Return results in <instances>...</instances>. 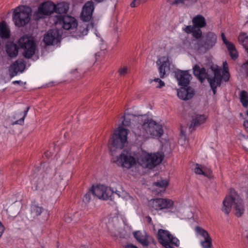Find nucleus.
Returning a JSON list of instances; mask_svg holds the SVG:
<instances>
[{
  "instance_id": "7",
  "label": "nucleus",
  "mask_w": 248,
  "mask_h": 248,
  "mask_svg": "<svg viewBox=\"0 0 248 248\" xmlns=\"http://www.w3.org/2000/svg\"><path fill=\"white\" fill-rule=\"evenodd\" d=\"M54 23L60 25L66 30H74L78 27V22L76 18L67 15H55Z\"/></svg>"
},
{
  "instance_id": "1",
  "label": "nucleus",
  "mask_w": 248,
  "mask_h": 248,
  "mask_svg": "<svg viewBox=\"0 0 248 248\" xmlns=\"http://www.w3.org/2000/svg\"><path fill=\"white\" fill-rule=\"evenodd\" d=\"M232 207L236 217H240L244 214L245 209L243 200L233 189H230V195L226 196L224 199L222 211L228 215Z\"/></svg>"
},
{
  "instance_id": "41",
  "label": "nucleus",
  "mask_w": 248,
  "mask_h": 248,
  "mask_svg": "<svg viewBox=\"0 0 248 248\" xmlns=\"http://www.w3.org/2000/svg\"><path fill=\"white\" fill-rule=\"evenodd\" d=\"M168 242L169 243L170 245H174L177 247H179V240L175 237H174L172 234L170 237V240H169Z\"/></svg>"
},
{
  "instance_id": "36",
  "label": "nucleus",
  "mask_w": 248,
  "mask_h": 248,
  "mask_svg": "<svg viewBox=\"0 0 248 248\" xmlns=\"http://www.w3.org/2000/svg\"><path fill=\"white\" fill-rule=\"evenodd\" d=\"M201 244L203 248H210L212 245L211 238H208L201 241Z\"/></svg>"
},
{
  "instance_id": "22",
  "label": "nucleus",
  "mask_w": 248,
  "mask_h": 248,
  "mask_svg": "<svg viewBox=\"0 0 248 248\" xmlns=\"http://www.w3.org/2000/svg\"><path fill=\"white\" fill-rule=\"evenodd\" d=\"M24 68L25 65L22 62L16 61L10 66L11 77L16 76L18 72H22Z\"/></svg>"
},
{
  "instance_id": "40",
  "label": "nucleus",
  "mask_w": 248,
  "mask_h": 248,
  "mask_svg": "<svg viewBox=\"0 0 248 248\" xmlns=\"http://www.w3.org/2000/svg\"><path fill=\"white\" fill-rule=\"evenodd\" d=\"M93 196L92 190L90 189L83 197V201L86 203H89L91 199V196Z\"/></svg>"
},
{
  "instance_id": "4",
  "label": "nucleus",
  "mask_w": 248,
  "mask_h": 248,
  "mask_svg": "<svg viewBox=\"0 0 248 248\" xmlns=\"http://www.w3.org/2000/svg\"><path fill=\"white\" fill-rule=\"evenodd\" d=\"M113 162L118 166L130 169L136 164L137 160L131 151L124 150Z\"/></svg>"
},
{
  "instance_id": "19",
  "label": "nucleus",
  "mask_w": 248,
  "mask_h": 248,
  "mask_svg": "<svg viewBox=\"0 0 248 248\" xmlns=\"http://www.w3.org/2000/svg\"><path fill=\"white\" fill-rule=\"evenodd\" d=\"M221 36L224 44L226 45L228 50L229 55L232 59L233 60H236L238 57V54L235 46L227 40L224 33H221Z\"/></svg>"
},
{
  "instance_id": "25",
  "label": "nucleus",
  "mask_w": 248,
  "mask_h": 248,
  "mask_svg": "<svg viewBox=\"0 0 248 248\" xmlns=\"http://www.w3.org/2000/svg\"><path fill=\"white\" fill-rule=\"evenodd\" d=\"M6 50L7 54L11 58H14L18 54V47L16 44L10 42L6 44Z\"/></svg>"
},
{
  "instance_id": "5",
  "label": "nucleus",
  "mask_w": 248,
  "mask_h": 248,
  "mask_svg": "<svg viewBox=\"0 0 248 248\" xmlns=\"http://www.w3.org/2000/svg\"><path fill=\"white\" fill-rule=\"evenodd\" d=\"M127 130L122 127L115 131L110 141L112 147L116 149H123L127 142Z\"/></svg>"
},
{
  "instance_id": "9",
  "label": "nucleus",
  "mask_w": 248,
  "mask_h": 248,
  "mask_svg": "<svg viewBox=\"0 0 248 248\" xmlns=\"http://www.w3.org/2000/svg\"><path fill=\"white\" fill-rule=\"evenodd\" d=\"M21 48H24L23 55L27 59L31 58L35 53L36 45L34 42L28 37L24 36L18 40Z\"/></svg>"
},
{
  "instance_id": "18",
  "label": "nucleus",
  "mask_w": 248,
  "mask_h": 248,
  "mask_svg": "<svg viewBox=\"0 0 248 248\" xmlns=\"http://www.w3.org/2000/svg\"><path fill=\"white\" fill-rule=\"evenodd\" d=\"M175 77L179 85L186 87L189 83L191 75L188 73L187 71L179 70L175 72Z\"/></svg>"
},
{
  "instance_id": "24",
  "label": "nucleus",
  "mask_w": 248,
  "mask_h": 248,
  "mask_svg": "<svg viewBox=\"0 0 248 248\" xmlns=\"http://www.w3.org/2000/svg\"><path fill=\"white\" fill-rule=\"evenodd\" d=\"M69 8V5L66 2H61L55 4L54 12L56 15H66Z\"/></svg>"
},
{
  "instance_id": "3",
  "label": "nucleus",
  "mask_w": 248,
  "mask_h": 248,
  "mask_svg": "<svg viewBox=\"0 0 248 248\" xmlns=\"http://www.w3.org/2000/svg\"><path fill=\"white\" fill-rule=\"evenodd\" d=\"M31 9L27 6H19L15 9L13 19L16 26H24L30 20Z\"/></svg>"
},
{
  "instance_id": "17",
  "label": "nucleus",
  "mask_w": 248,
  "mask_h": 248,
  "mask_svg": "<svg viewBox=\"0 0 248 248\" xmlns=\"http://www.w3.org/2000/svg\"><path fill=\"white\" fill-rule=\"evenodd\" d=\"M156 64L159 66L158 71L161 78H163L166 74L167 70H170V62L168 58L163 57L158 59L156 62Z\"/></svg>"
},
{
  "instance_id": "60",
  "label": "nucleus",
  "mask_w": 248,
  "mask_h": 248,
  "mask_svg": "<svg viewBox=\"0 0 248 248\" xmlns=\"http://www.w3.org/2000/svg\"><path fill=\"white\" fill-rule=\"evenodd\" d=\"M80 248H86L85 246H81Z\"/></svg>"
},
{
  "instance_id": "15",
  "label": "nucleus",
  "mask_w": 248,
  "mask_h": 248,
  "mask_svg": "<svg viewBox=\"0 0 248 248\" xmlns=\"http://www.w3.org/2000/svg\"><path fill=\"white\" fill-rule=\"evenodd\" d=\"M94 9V3L92 0L86 2L82 8L80 15L81 19L85 22L89 21L92 18Z\"/></svg>"
},
{
  "instance_id": "49",
  "label": "nucleus",
  "mask_w": 248,
  "mask_h": 248,
  "mask_svg": "<svg viewBox=\"0 0 248 248\" xmlns=\"http://www.w3.org/2000/svg\"><path fill=\"white\" fill-rule=\"evenodd\" d=\"M119 74L121 76H124L127 73V67H124L121 69H120L119 71Z\"/></svg>"
},
{
  "instance_id": "8",
  "label": "nucleus",
  "mask_w": 248,
  "mask_h": 248,
  "mask_svg": "<svg viewBox=\"0 0 248 248\" xmlns=\"http://www.w3.org/2000/svg\"><path fill=\"white\" fill-rule=\"evenodd\" d=\"M217 36L213 32H208L202 38L199 40L196 46L200 51H206L213 47L217 42Z\"/></svg>"
},
{
  "instance_id": "20",
  "label": "nucleus",
  "mask_w": 248,
  "mask_h": 248,
  "mask_svg": "<svg viewBox=\"0 0 248 248\" xmlns=\"http://www.w3.org/2000/svg\"><path fill=\"white\" fill-rule=\"evenodd\" d=\"M206 117L204 115L194 114L192 116V121L189 129L191 131L194 130L196 127L204 123Z\"/></svg>"
},
{
  "instance_id": "44",
  "label": "nucleus",
  "mask_w": 248,
  "mask_h": 248,
  "mask_svg": "<svg viewBox=\"0 0 248 248\" xmlns=\"http://www.w3.org/2000/svg\"><path fill=\"white\" fill-rule=\"evenodd\" d=\"M222 73L223 74L221 76V79H222L225 82L228 81L230 78L229 70H223Z\"/></svg>"
},
{
  "instance_id": "21",
  "label": "nucleus",
  "mask_w": 248,
  "mask_h": 248,
  "mask_svg": "<svg viewBox=\"0 0 248 248\" xmlns=\"http://www.w3.org/2000/svg\"><path fill=\"white\" fill-rule=\"evenodd\" d=\"M157 237L159 243L163 246L166 245V244L169 243L168 242L170 240L171 234L170 232L163 229H159L158 231Z\"/></svg>"
},
{
  "instance_id": "43",
  "label": "nucleus",
  "mask_w": 248,
  "mask_h": 248,
  "mask_svg": "<svg viewBox=\"0 0 248 248\" xmlns=\"http://www.w3.org/2000/svg\"><path fill=\"white\" fill-rule=\"evenodd\" d=\"M195 172L198 174H202L205 176L209 177V176L204 172L202 169L199 167V164H196V167L195 168Z\"/></svg>"
},
{
  "instance_id": "51",
  "label": "nucleus",
  "mask_w": 248,
  "mask_h": 248,
  "mask_svg": "<svg viewBox=\"0 0 248 248\" xmlns=\"http://www.w3.org/2000/svg\"><path fill=\"white\" fill-rule=\"evenodd\" d=\"M164 86H165L164 82L160 79V80H159V81L158 82V85H157L156 87L157 88H161Z\"/></svg>"
},
{
  "instance_id": "42",
  "label": "nucleus",
  "mask_w": 248,
  "mask_h": 248,
  "mask_svg": "<svg viewBox=\"0 0 248 248\" xmlns=\"http://www.w3.org/2000/svg\"><path fill=\"white\" fill-rule=\"evenodd\" d=\"M240 70L246 77L248 76V61L242 65Z\"/></svg>"
},
{
  "instance_id": "32",
  "label": "nucleus",
  "mask_w": 248,
  "mask_h": 248,
  "mask_svg": "<svg viewBox=\"0 0 248 248\" xmlns=\"http://www.w3.org/2000/svg\"><path fill=\"white\" fill-rule=\"evenodd\" d=\"M43 210V208L42 207L36 205H32L31 206V214L33 217L40 215Z\"/></svg>"
},
{
  "instance_id": "34",
  "label": "nucleus",
  "mask_w": 248,
  "mask_h": 248,
  "mask_svg": "<svg viewBox=\"0 0 248 248\" xmlns=\"http://www.w3.org/2000/svg\"><path fill=\"white\" fill-rule=\"evenodd\" d=\"M177 95L178 97L182 100H189L187 96V91L186 88H182L177 91Z\"/></svg>"
},
{
  "instance_id": "53",
  "label": "nucleus",
  "mask_w": 248,
  "mask_h": 248,
  "mask_svg": "<svg viewBox=\"0 0 248 248\" xmlns=\"http://www.w3.org/2000/svg\"><path fill=\"white\" fill-rule=\"evenodd\" d=\"M125 248H138L137 246L133 244H128L125 246Z\"/></svg>"
},
{
  "instance_id": "26",
  "label": "nucleus",
  "mask_w": 248,
  "mask_h": 248,
  "mask_svg": "<svg viewBox=\"0 0 248 248\" xmlns=\"http://www.w3.org/2000/svg\"><path fill=\"white\" fill-rule=\"evenodd\" d=\"M44 176L39 175L35 176L32 181V183L34 186L35 190H42L45 186V182L44 180Z\"/></svg>"
},
{
  "instance_id": "48",
  "label": "nucleus",
  "mask_w": 248,
  "mask_h": 248,
  "mask_svg": "<svg viewBox=\"0 0 248 248\" xmlns=\"http://www.w3.org/2000/svg\"><path fill=\"white\" fill-rule=\"evenodd\" d=\"M195 28V27L193 24V26H187L185 28V31L187 33H192L193 30Z\"/></svg>"
},
{
  "instance_id": "14",
  "label": "nucleus",
  "mask_w": 248,
  "mask_h": 248,
  "mask_svg": "<svg viewBox=\"0 0 248 248\" xmlns=\"http://www.w3.org/2000/svg\"><path fill=\"white\" fill-rule=\"evenodd\" d=\"M61 34L58 29H52L48 31L44 37L43 41L46 45L56 44L60 41Z\"/></svg>"
},
{
  "instance_id": "57",
  "label": "nucleus",
  "mask_w": 248,
  "mask_h": 248,
  "mask_svg": "<svg viewBox=\"0 0 248 248\" xmlns=\"http://www.w3.org/2000/svg\"><path fill=\"white\" fill-rule=\"evenodd\" d=\"M13 83L14 84H21L22 83V81H20V80H16V81H14L13 82Z\"/></svg>"
},
{
  "instance_id": "52",
  "label": "nucleus",
  "mask_w": 248,
  "mask_h": 248,
  "mask_svg": "<svg viewBox=\"0 0 248 248\" xmlns=\"http://www.w3.org/2000/svg\"><path fill=\"white\" fill-rule=\"evenodd\" d=\"M223 70H228V63L227 62H224L223 63Z\"/></svg>"
},
{
  "instance_id": "38",
  "label": "nucleus",
  "mask_w": 248,
  "mask_h": 248,
  "mask_svg": "<svg viewBox=\"0 0 248 248\" xmlns=\"http://www.w3.org/2000/svg\"><path fill=\"white\" fill-rule=\"evenodd\" d=\"M29 109H30V107H27V109L24 111V115L22 116V117L20 118L19 120L13 122V124L14 125V124H18L20 125H23L24 124V119H25Z\"/></svg>"
},
{
  "instance_id": "2",
  "label": "nucleus",
  "mask_w": 248,
  "mask_h": 248,
  "mask_svg": "<svg viewBox=\"0 0 248 248\" xmlns=\"http://www.w3.org/2000/svg\"><path fill=\"white\" fill-rule=\"evenodd\" d=\"M133 132L136 135L144 138H148L149 136L161 137L164 132L161 125L149 119L144 120L141 129L135 128Z\"/></svg>"
},
{
  "instance_id": "55",
  "label": "nucleus",
  "mask_w": 248,
  "mask_h": 248,
  "mask_svg": "<svg viewBox=\"0 0 248 248\" xmlns=\"http://www.w3.org/2000/svg\"><path fill=\"white\" fill-rule=\"evenodd\" d=\"M243 125L246 129H248V120L244 121Z\"/></svg>"
},
{
  "instance_id": "45",
  "label": "nucleus",
  "mask_w": 248,
  "mask_h": 248,
  "mask_svg": "<svg viewBox=\"0 0 248 248\" xmlns=\"http://www.w3.org/2000/svg\"><path fill=\"white\" fill-rule=\"evenodd\" d=\"M122 124L124 126H129L130 125L131 121L129 118L125 117L124 116L122 117Z\"/></svg>"
},
{
  "instance_id": "28",
  "label": "nucleus",
  "mask_w": 248,
  "mask_h": 248,
  "mask_svg": "<svg viewBox=\"0 0 248 248\" xmlns=\"http://www.w3.org/2000/svg\"><path fill=\"white\" fill-rule=\"evenodd\" d=\"M0 36L3 39L10 37V30L4 22L0 23Z\"/></svg>"
},
{
  "instance_id": "54",
  "label": "nucleus",
  "mask_w": 248,
  "mask_h": 248,
  "mask_svg": "<svg viewBox=\"0 0 248 248\" xmlns=\"http://www.w3.org/2000/svg\"><path fill=\"white\" fill-rule=\"evenodd\" d=\"M146 221L147 222H148L149 224H151L152 223V218L150 217L149 216H147L146 217Z\"/></svg>"
},
{
  "instance_id": "11",
  "label": "nucleus",
  "mask_w": 248,
  "mask_h": 248,
  "mask_svg": "<svg viewBox=\"0 0 248 248\" xmlns=\"http://www.w3.org/2000/svg\"><path fill=\"white\" fill-rule=\"evenodd\" d=\"M210 70L212 73L214 74V77L211 78L210 75L207 78L208 82L210 84V87L213 91V93H216V88L217 86H220L221 83V69L219 68L217 66L211 65L210 67Z\"/></svg>"
},
{
  "instance_id": "16",
  "label": "nucleus",
  "mask_w": 248,
  "mask_h": 248,
  "mask_svg": "<svg viewBox=\"0 0 248 248\" xmlns=\"http://www.w3.org/2000/svg\"><path fill=\"white\" fill-rule=\"evenodd\" d=\"M210 68L207 70L204 67H201L199 65L196 64L193 67V72L194 75L200 80L201 83H203L205 79H207L209 76Z\"/></svg>"
},
{
  "instance_id": "61",
  "label": "nucleus",
  "mask_w": 248,
  "mask_h": 248,
  "mask_svg": "<svg viewBox=\"0 0 248 248\" xmlns=\"http://www.w3.org/2000/svg\"><path fill=\"white\" fill-rule=\"evenodd\" d=\"M246 114H247V116H248V110L247 111Z\"/></svg>"
},
{
  "instance_id": "39",
  "label": "nucleus",
  "mask_w": 248,
  "mask_h": 248,
  "mask_svg": "<svg viewBox=\"0 0 248 248\" xmlns=\"http://www.w3.org/2000/svg\"><path fill=\"white\" fill-rule=\"evenodd\" d=\"M193 37L197 39H200L202 35V31L200 28L195 27L192 32Z\"/></svg>"
},
{
  "instance_id": "46",
  "label": "nucleus",
  "mask_w": 248,
  "mask_h": 248,
  "mask_svg": "<svg viewBox=\"0 0 248 248\" xmlns=\"http://www.w3.org/2000/svg\"><path fill=\"white\" fill-rule=\"evenodd\" d=\"M146 0H134L130 4L131 7H134L139 6L141 2H145Z\"/></svg>"
},
{
  "instance_id": "62",
  "label": "nucleus",
  "mask_w": 248,
  "mask_h": 248,
  "mask_svg": "<svg viewBox=\"0 0 248 248\" xmlns=\"http://www.w3.org/2000/svg\"><path fill=\"white\" fill-rule=\"evenodd\" d=\"M110 150V151H111V152H113L112 148H111Z\"/></svg>"
},
{
  "instance_id": "6",
  "label": "nucleus",
  "mask_w": 248,
  "mask_h": 248,
  "mask_svg": "<svg viewBox=\"0 0 248 248\" xmlns=\"http://www.w3.org/2000/svg\"><path fill=\"white\" fill-rule=\"evenodd\" d=\"M163 158L159 154H149L142 156L138 163L143 168L152 169L159 164Z\"/></svg>"
},
{
  "instance_id": "27",
  "label": "nucleus",
  "mask_w": 248,
  "mask_h": 248,
  "mask_svg": "<svg viewBox=\"0 0 248 248\" xmlns=\"http://www.w3.org/2000/svg\"><path fill=\"white\" fill-rule=\"evenodd\" d=\"M192 23L194 26L198 28L204 27L206 25L205 18L202 15H197L192 19Z\"/></svg>"
},
{
  "instance_id": "10",
  "label": "nucleus",
  "mask_w": 248,
  "mask_h": 248,
  "mask_svg": "<svg viewBox=\"0 0 248 248\" xmlns=\"http://www.w3.org/2000/svg\"><path fill=\"white\" fill-rule=\"evenodd\" d=\"M91 189L94 198L97 197L104 200H112V197L113 196L114 193L110 188L104 185H97L95 186H93Z\"/></svg>"
},
{
  "instance_id": "29",
  "label": "nucleus",
  "mask_w": 248,
  "mask_h": 248,
  "mask_svg": "<svg viewBox=\"0 0 248 248\" xmlns=\"http://www.w3.org/2000/svg\"><path fill=\"white\" fill-rule=\"evenodd\" d=\"M198 0H167V2L171 5H178L183 4L189 6L195 3Z\"/></svg>"
},
{
  "instance_id": "30",
  "label": "nucleus",
  "mask_w": 248,
  "mask_h": 248,
  "mask_svg": "<svg viewBox=\"0 0 248 248\" xmlns=\"http://www.w3.org/2000/svg\"><path fill=\"white\" fill-rule=\"evenodd\" d=\"M238 40L240 44H241L245 48V50H248V35L246 33H241L238 37Z\"/></svg>"
},
{
  "instance_id": "33",
  "label": "nucleus",
  "mask_w": 248,
  "mask_h": 248,
  "mask_svg": "<svg viewBox=\"0 0 248 248\" xmlns=\"http://www.w3.org/2000/svg\"><path fill=\"white\" fill-rule=\"evenodd\" d=\"M93 23H85L80 27V31L81 35H86L87 34L88 31L90 29H93Z\"/></svg>"
},
{
  "instance_id": "58",
  "label": "nucleus",
  "mask_w": 248,
  "mask_h": 248,
  "mask_svg": "<svg viewBox=\"0 0 248 248\" xmlns=\"http://www.w3.org/2000/svg\"><path fill=\"white\" fill-rule=\"evenodd\" d=\"M159 80H160L159 78H155L154 79V81H155V82H158Z\"/></svg>"
},
{
  "instance_id": "64",
  "label": "nucleus",
  "mask_w": 248,
  "mask_h": 248,
  "mask_svg": "<svg viewBox=\"0 0 248 248\" xmlns=\"http://www.w3.org/2000/svg\"><path fill=\"white\" fill-rule=\"evenodd\" d=\"M46 155H48V154H47V153H46Z\"/></svg>"
},
{
  "instance_id": "35",
  "label": "nucleus",
  "mask_w": 248,
  "mask_h": 248,
  "mask_svg": "<svg viewBox=\"0 0 248 248\" xmlns=\"http://www.w3.org/2000/svg\"><path fill=\"white\" fill-rule=\"evenodd\" d=\"M195 230L196 232L202 236L204 239L211 237L206 231L199 226L196 227Z\"/></svg>"
},
{
  "instance_id": "59",
  "label": "nucleus",
  "mask_w": 248,
  "mask_h": 248,
  "mask_svg": "<svg viewBox=\"0 0 248 248\" xmlns=\"http://www.w3.org/2000/svg\"><path fill=\"white\" fill-rule=\"evenodd\" d=\"M243 148H244V149L247 151V152H248V149H247L246 147L244 146H243Z\"/></svg>"
},
{
  "instance_id": "63",
  "label": "nucleus",
  "mask_w": 248,
  "mask_h": 248,
  "mask_svg": "<svg viewBox=\"0 0 248 248\" xmlns=\"http://www.w3.org/2000/svg\"><path fill=\"white\" fill-rule=\"evenodd\" d=\"M46 155H48V154H47V153H46Z\"/></svg>"
},
{
  "instance_id": "50",
  "label": "nucleus",
  "mask_w": 248,
  "mask_h": 248,
  "mask_svg": "<svg viewBox=\"0 0 248 248\" xmlns=\"http://www.w3.org/2000/svg\"><path fill=\"white\" fill-rule=\"evenodd\" d=\"M4 230V227L0 221V237L1 236Z\"/></svg>"
},
{
  "instance_id": "31",
  "label": "nucleus",
  "mask_w": 248,
  "mask_h": 248,
  "mask_svg": "<svg viewBox=\"0 0 248 248\" xmlns=\"http://www.w3.org/2000/svg\"><path fill=\"white\" fill-rule=\"evenodd\" d=\"M240 102L243 107H248V93L245 90L241 91L239 93Z\"/></svg>"
},
{
  "instance_id": "12",
  "label": "nucleus",
  "mask_w": 248,
  "mask_h": 248,
  "mask_svg": "<svg viewBox=\"0 0 248 248\" xmlns=\"http://www.w3.org/2000/svg\"><path fill=\"white\" fill-rule=\"evenodd\" d=\"M173 204L171 200L162 198L154 199L149 202V206L152 211L170 208Z\"/></svg>"
},
{
  "instance_id": "23",
  "label": "nucleus",
  "mask_w": 248,
  "mask_h": 248,
  "mask_svg": "<svg viewBox=\"0 0 248 248\" xmlns=\"http://www.w3.org/2000/svg\"><path fill=\"white\" fill-rule=\"evenodd\" d=\"M133 234L136 240L143 247H147L149 245V236L145 232L142 233L140 231H136L133 233Z\"/></svg>"
},
{
  "instance_id": "47",
  "label": "nucleus",
  "mask_w": 248,
  "mask_h": 248,
  "mask_svg": "<svg viewBox=\"0 0 248 248\" xmlns=\"http://www.w3.org/2000/svg\"><path fill=\"white\" fill-rule=\"evenodd\" d=\"M186 91H187V96L189 99L191 98L193 95L194 94V90L192 88L189 87L186 89Z\"/></svg>"
},
{
  "instance_id": "56",
  "label": "nucleus",
  "mask_w": 248,
  "mask_h": 248,
  "mask_svg": "<svg viewBox=\"0 0 248 248\" xmlns=\"http://www.w3.org/2000/svg\"><path fill=\"white\" fill-rule=\"evenodd\" d=\"M72 220V219L70 217H66L65 218V221L68 223L70 222V221Z\"/></svg>"
},
{
  "instance_id": "13",
  "label": "nucleus",
  "mask_w": 248,
  "mask_h": 248,
  "mask_svg": "<svg viewBox=\"0 0 248 248\" xmlns=\"http://www.w3.org/2000/svg\"><path fill=\"white\" fill-rule=\"evenodd\" d=\"M55 4L51 1H46L41 4L38 11L35 13L36 18H42L45 16H48L54 12Z\"/></svg>"
},
{
  "instance_id": "37",
  "label": "nucleus",
  "mask_w": 248,
  "mask_h": 248,
  "mask_svg": "<svg viewBox=\"0 0 248 248\" xmlns=\"http://www.w3.org/2000/svg\"><path fill=\"white\" fill-rule=\"evenodd\" d=\"M168 185V182L167 180H162L154 183V185L159 187L165 189Z\"/></svg>"
}]
</instances>
